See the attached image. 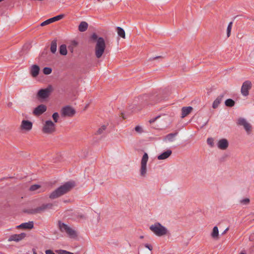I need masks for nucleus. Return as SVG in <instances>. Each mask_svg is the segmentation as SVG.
I'll return each instance as SVG.
<instances>
[{
    "instance_id": "obj_29",
    "label": "nucleus",
    "mask_w": 254,
    "mask_h": 254,
    "mask_svg": "<svg viewBox=\"0 0 254 254\" xmlns=\"http://www.w3.org/2000/svg\"><path fill=\"white\" fill-rule=\"evenodd\" d=\"M147 172V165H141L140 169V175L145 177Z\"/></svg>"
},
{
    "instance_id": "obj_48",
    "label": "nucleus",
    "mask_w": 254,
    "mask_h": 254,
    "mask_svg": "<svg viewBox=\"0 0 254 254\" xmlns=\"http://www.w3.org/2000/svg\"><path fill=\"white\" fill-rule=\"evenodd\" d=\"M11 105H12V103H9V104H8V106L9 107H10V106H11Z\"/></svg>"
},
{
    "instance_id": "obj_39",
    "label": "nucleus",
    "mask_w": 254,
    "mask_h": 254,
    "mask_svg": "<svg viewBox=\"0 0 254 254\" xmlns=\"http://www.w3.org/2000/svg\"><path fill=\"white\" fill-rule=\"evenodd\" d=\"M135 130L139 133H141L142 132V128L141 127L139 126H137L135 127Z\"/></svg>"
},
{
    "instance_id": "obj_16",
    "label": "nucleus",
    "mask_w": 254,
    "mask_h": 254,
    "mask_svg": "<svg viewBox=\"0 0 254 254\" xmlns=\"http://www.w3.org/2000/svg\"><path fill=\"white\" fill-rule=\"evenodd\" d=\"M40 68L37 65H33L30 69V73L33 77H37L39 74Z\"/></svg>"
},
{
    "instance_id": "obj_6",
    "label": "nucleus",
    "mask_w": 254,
    "mask_h": 254,
    "mask_svg": "<svg viewBox=\"0 0 254 254\" xmlns=\"http://www.w3.org/2000/svg\"><path fill=\"white\" fill-rule=\"evenodd\" d=\"M52 207L53 204L51 203L43 204L39 207L31 209L30 213L31 214L41 213L45 212L47 209H52Z\"/></svg>"
},
{
    "instance_id": "obj_10",
    "label": "nucleus",
    "mask_w": 254,
    "mask_h": 254,
    "mask_svg": "<svg viewBox=\"0 0 254 254\" xmlns=\"http://www.w3.org/2000/svg\"><path fill=\"white\" fill-rule=\"evenodd\" d=\"M32 126L33 124L31 122L23 120L21 122L20 128L21 130L29 131L32 129Z\"/></svg>"
},
{
    "instance_id": "obj_9",
    "label": "nucleus",
    "mask_w": 254,
    "mask_h": 254,
    "mask_svg": "<svg viewBox=\"0 0 254 254\" xmlns=\"http://www.w3.org/2000/svg\"><path fill=\"white\" fill-rule=\"evenodd\" d=\"M75 113V110L71 107L66 106L62 109V115L64 117H72Z\"/></svg>"
},
{
    "instance_id": "obj_8",
    "label": "nucleus",
    "mask_w": 254,
    "mask_h": 254,
    "mask_svg": "<svg viewBox=\"0 0 254 254\" xmlns=\"http://www.w3.org/2000/svg\"><path fill=\"white\" fill-rule=\"evenodd\" d=\"M252 83L249 80L245 81L241 87V93L244 96H247L249 94V90L252 88Z\"/></svg>"
},
{
    "instance_id": "obj_38",
    "label": "nucleus",
    "mask_w": 254,
    "mask_h": 254,
    "mask_svg": "<svg viewBox=\"0 0 254 254\" xmlns=\"http://www.w3.org/2000/svg\"><path fill=\"white\" fill-rule=\"evenodd\" d=\"M207 143L208 145H209L210 146H213V139L212 138H208L207 139Z\"/></svg>"
},
{
    "instance_id": "obj_2",
    "label": "nucleus",
    "mask_w": 254,
    "mask_h": 254,
    "mask_svg": "<svg viewBox=\"0 0 254 254\" xmlns=\"http://www.w3.org/2000/svg\"><path fill=\"white\" fill-rule=\"evenodd\" d=\"M91 39L93 41H96L95 47V55L97 58H100L105 51L106 47L105 40L102 37H98L96 33H93L91 35Z\"/></svg>"
},
{
    "instance_id": "obj_46",
    "label": "nucleus",
    "mask_w": 254,
    "mask_h": 254,
    "mask_svg": "<svg viewBox=\"0 0 254 254\" xmlns=\"http://www.w3.org/2000/svg\"><path fill=\"white\" fill-rule=\"evenodd\" d=\"M240 254H246V253L244 251H242L241 252V253Z\"/></svg>"
},
{
    "instance_id": "obj_41",
    "label": "nucleus",
    "mask_w": 254,
    "mask_h": 254,
    "mask_svg": "<svg viewBox=\"0 0 254 254\" xmlns=\"http://www.w3.org/2000/svg\"><path fill=\"white\" fill-rule=\"evenodd\" d=\"M144 247L145 248H147L150 251H151L152 250V247L150 245H149L148 244H145L144 245Z\"/></svg>"
},
{
    "instance_id": "obj_15",
    "label": "nucleus",
    "mask_w": 254,
    "mask_h": 254,
    "mask_svg": "<svg viewBox=\"0 0 254 254\" xmlns=\"http://www.w3.org/2000/svg\"><path fill=\"white\" fill-rule=\"evenodd\" d=\"M172 153V151L170 149H168L166 151L162 153L157 156L158 160H164L168 158Z\"/></svg>"
},
{
    "instance_id": "obj_21",
    "label": "nucleus",
    "mask_w": 254,
    "mask_h": 254,
    "mask_svg": "<svg viewBox=\"0 0 254 254\" xmlns=\"http://www.w3.org/2000/svg\"><path fill=\"white\" fill-rule=\"evenodd\" d=\"M219 236V230L217 226H214L213 228L212 233H211V236L214 239H218Z\"/></svg>"
},
{
    "instance_id": "obj_44",
    "label": "nucleus",
    "mask_w": 254,
    "mask_h": 254,
    "mask_svg": "<svg viewBox=\"0 0 254 254\" xmlns=\"http://www.w3.org/2000/svg\"><path fill=\"white\" fill-rule=\"evenodd\" d=\"M228 230V228H227L225 231L223 232V234L225 233Z\"/></svg>"
},
{
    "instance_id": "obj_43",
    "label": "nucleus",
    "mask_w": 254,
    "mask_h": 254,
    "mask_svg": "<svg viewBox=\"0 0 254 254\" xmlns=\"http://www.w3.org/2000/svg\"><path fill=\"white\" fill-rule=\"evenodd\" d=\"M32 251H33V254H37L36 250L34 249H32Z\"/></svg>"
},
{
    "instance_id": "obj_13",
    "label": "nucleus",
    "mask_w": 254,
    "mask_h": 254,
    "mask_svg": "<svg viewBox=\"0 0 254 254\" xmlns=\"http://www.w3.org/2000/svg\"><path fill=\"white\" fill-rule=\"evenodd\" d=\"M229 146V142L225 138L220 139L217 143V147L221 150L226 149Z\"/></svg>"
},
{
    "instance_id": "obj_40",
    "label": "nucleus",
    "mask_w": 254,
    "mask_h": 254,
    "mask_svg": "<svg viewBox=\"0 0 254 254\" xmlns=\"http://www.w3.org/2000/svg\"><path fill=\"white\" fill-rule=\"evenodd\" d=\"M159 117H160V116H157V117H155V118H152V119H150V120H149V123H150V124H152V123H154V122H155V121L157 119H158Z\"/></svg>"
},
{
    "instance_id": "obj_25",
    "label": "nucleus",
    "mask_w": 254,
    "mask_h": 254,
    "mask_svg": "<svg viewBox=\"0 0 254 254\" xmlns=\"http://www.w3.org/2000/svg\"><path fill=\"white\" fill-rule=\"evenodd\" d=\"M237 124L238 125L242 126L244 127L247 125L249 123L247 121V120L244 118H239L238 120Z\"/></svg>"
},
{
    "instance_id": "obj_5",
    "label": "nucleus",
    "mask_w": 254,
    "mask_h": 254,
    "mask_svg": "<svg viewBox=\"0 0 254 254\" xmlns=\"http://www.w3.org/2000/svg\"><path fill=\"white\" fill-rule=\"evenodd\" d=\"M56 130L55 124L51 120L46 121L44 125L42 131L45 133L51 134Z\"/></svg>"
},
{
    "instance_id": "obj_50",
    "label": "nucleus",
    "mask_w": 254,
    "mask_h": 254,
    "mask_svg": "<svg viewBox=\"0 0 254 254\" xmlns=\"http://www.w3.org/2000/svg\"><path fill=\"white\" fill-rule=\"evenodd\" d=\"M143 236H140V238H143Z\"/></svg>"
},
{
    "instance_id": "obj_3",
    "label": "nucleus",
    "mask_w": 254,
    "mask_h": 254,
    "mask_svg": "<svg viewBox=\"0 0 254 254\" xmlns=\"http://www.w3.org/2000/svg\"><path fill=\"white\" fill-rule=\"evenodd\" d=\"M149 228L153 233L158 237L165 235L168 233L167 229L158 222H156L151 225Z\"/></svg>"
},
{
    "instance_id": "obj_20",
    "label": "nucleus",
    "mask_w": 254,
    "mask_h": 254,
    "mask_svg": "<svg viewBox=\"0 0 254 254\" xmlns=\"http://www.w3.org/2000/svg\"><path fill=\"white\" fill-rule=\"evenodd\" d=\"M178 132L169 133L165 136L164 140L165 141H168L169 142H173L175 140V137L178 135Z\"/></svg>"
},
{
    "instance_id": "obj_34",
    "label": "nucleus",
    "mask_w": 254,
    "mask_h": 254,
    "mask_svg": "<svg viewBox=\"0 0 254 254\" xmlns=\"http://www.w3.org/2000/svg\"><path fill=\"white\" fill-rule=\"evenodd\" d=\"M52 68L50 67H44L43 69V72L45 74H49L52 72Z\"/></svg>"
},
{
    "instance_id": "obj_14",
    "label": "nucleus",
    "mask_w": 254,
    "mask_h": 254,
    "mask_svg": "<svg viewBox=\"0 0 254 254\" xmlns=\"http://www.w3.org/2000/svg\"><path fill=\"white\" fill-rule=\"evenodd\" d=\"M26 236L25 233H22L19 234H14L11 235L8 238V241L18 242L23 239Z\"/></svg>"
},
{
    "instance_id": "obj_31",
    "label": "nucleus",
    "mask_w": 254,
    "mask_h": 254,
    "mask_svg": "<svg viewBox=\"0 0 254 254\" xmlns=\"http://www.w3.org/2000/svg\"><path fill=\"white\" fill-rule=\"evenodd\" d=\"M248 134H250L252 129V126L249 123L247 125L244 127Z\"/></svg>"
},
{
    "instance_id": "obj_22",
    "label": "nucleus",
    "mask_w": 254,
    "mask_h": 254,
    "mask_svg": "<svg viewBox=\"0 0 254 254\" xmlns=\"http://www.w3.org/2000/svg\"><path fill=\"white\" fill-rule=\"evenodd\" d=\"M88 28V24L86 22L82 21L81 22L79 26L78 30L80 32H84Z\"/></svg>"
},
{
    "instance_id": "obj_42",
    "label": "nucleus",
    "mask_w": 254,
    "mask_h": 254,
    "mask_svg": "<svg viewBox=\"0 0 254 254\" xmlns=\"http://www.w3.org/2000/svg\"><path fill=\"white\" fill-rule=\"evenodd\" d=\"M46 254H55L52 250H48L45 251Z\"/></svg>"
},
{
    "instance_id": "obj_17",
    "label": "nucleus",
    "mask_w": 254,
    "mask_h": 254,
    "mask_svg": "<svg viewBox=\"0 0 254 254\" xmlns=\"http://www.w3.org/2000/svg\"><path fill=\"white\" fill-rule=\"evenodd\" d=\"M223 97L224 94H222L220 95L216 98V99L214 101L212 104V108L213 109H216L218 107L219 105L222 102Z\"/></svg>"
},
{
    "instance_id": "obj_7",
    "label": "nucleus",
    "mask_w": 254,
    "mask_h": 254,
    "mask_svg": "<svg viewBox=\"0 0 254 254\" xmlns=\"http://www.w3.org/2000/svg\"><path fill=\"white\" fill-rule=\"evenodd\" d=\"M52 91V86L51 85H49L46 88L39 90L37 93V96L38 98L41 99H46L49 96Z\"/></svg>"
},
{
    "instance_id": "obj_47",
    "label": "nucleus",
    "mask_w": 254,
    "mask_h": 254,
    "mask_svg": "<svg viewBox=\"0 0 254 254\" xmlns=\"http://www.w3.org/2000/svg\"><path fill=\"white\" fill-rule=\"evenodd\" d=\"M159 57H156L153 58V60H155V59H157V58H159Z\"/></svg>"
},
{
    "instance_id": "obj_1",
    "label": "nucleus",
    "mask_w": 254,
    "mask_h": 254,
    "mask_svg": "<svg viewBox=\"0 0 254 254\" xmlns=\"http://www.w3.org/2000/svg\"><path fill=\"white\" fill-rule=\"evenodd\" d=\"M75 186L74 181L67 182L51 192L49 197L51 199L58 198L69 191Z\"/></svg>"
},
{
    "instance_id": "obj_26",
    "label": "nucleus",
    "mask_w": 254,
    "mask_h": 254,
    "mask_svg": "<svg viewBox=\"0 0 254 254\" xmlns=\"http://www.w3.org/2000/svg\"><path fill=\"white\" fill-rule=\"evenodd\" d=\"M148 160V154L146 153H144L141 159V165H147Z\"/></svg>"
},
{
    "instance_id": "obj_30",
    "label": "nucleus",
    "mask_w": 254,
    "mask_h": 254,
    "mask_svg": "<svg viewBox=\"0 0 254 254\" xmlns=\"http://www.w3.org/2000/svg\"><path fill=\"white\" fill-rule=\"evenodd\" d=\"M232 25H233V22H230L227 26V35L228 37H229L230 36Z\"/></svg>"
},
{
    "instance_id": "obj_32",
    "label": "nucleus",
    "mask_w": 254,
    "mask_h": 254,
    "mask_svg": "<svg viewBox=\"0 0 254 254\" xmlns=\"http://www.w3.org/2000/svg\"><path fill=\"white\" fill-rule=\"evenodd\" d=\"M240 202L243 205H247L250 202V199L248 198H245L240 200Z\"/></svg>"
},
{
    "instance_id": "obj_18",
    "label": "nucleus",
    "mask_w": 254,
    "mask_h": 254,
    "mask_svg": "<svg viewBox=\"0 0 254 254\" xmlns=\"http://www.w3.org/2000/svg\"><path fill=\"white\" fill-rule=\"evenodd\" d=\"M34 227V223L33 221H29L21 224L18 226V228L23 229H31Z\"/></svg>"
},
{
    "instance_id": "obj_19",
    "label": "nucleus",
    "mask_w": 254,
    "mask_h": 254,
    "mask_svg": "<svg viewBox=\"0 0 254 254\" xmlns=\"http://www.w3.org/2000/svg\"><path fill=\"white\" fill-rule=\"evenodd\" d=\"M192 108L190 106L184 107L182 109V118H185L188 116L192 111Z\"/></svg>"
},
{
    "instance_id": "obj_51",
    "label": "nucleus",
    "mask_w": 254,
    "mask_h": 254,
    "mask_svg": "<svg viewBox=\"0 0 254 254\" xmlns=\"http://www.w3.org/2000/svg\"><path fill=\"white\" fill-rule=\"evenodd\" d=\"M151 254V253H149V254Z\"/></svg>"
},
{
    "instance_id": "obj_24",
    "label": "nucleus",
    "mask_w": 254,
    "mask_h": 254,
    "mask_svg": "<svg viewBox=\"0 0 254 254\" xmlns=\"http://www.w3.org/2000/svg\"><path fill=\"white\" fill-rule=\"evenodd\" d=\"M67 49H66V46L65 45L63 44L60 47V53L61 55L63 56H65L67 54Z\"/></svg>"
},
{
    "instance_id": "obj_35",
    "label": "nucleus",
    "mask_w": 254,
    "mask_h": 254,
    "mask_svg": "<svg viewBox=\"0 0 254 254\" xmlns=\"http://www.w3.org/2000/svg\"><path fill=\"white\" fill-rule=\"evenodd\" d=\"M106 126L104 125V126H102L100 128H99L97 131V134H102L103 131L106 129Z\"/></svg>"
},
{
    "instance_id": "obj_23",
    "label": "nucleus",
    "mask_w": 254,
    "mask_h": 254,
    "mask_svg": "<svg viewBox=\"0 0 254 254\" xmlns=\"http://www.w3.org/2000/svg\"><path fill=\"white\" fill-rule=\"evenodd\" d=\"M57 40H54L52 41L50 50L52 53L55 54L57 51Z\"/></svg>"
},
{
    "instance_id": "obj_28",
    "label": "nucleus",
    "mask_w": 254,
    "mask_h": 254,
    "mask_svg": "<svg viewBox=\"0 0 254 254\" xmlns=\"http://www.w3.org/2000/svg\"><path fill=\"white\" fill-rule=\"evenodd\" d=\"M117 31L119 36L122 38H125V32L122 28L120 27H117Z\"/></svg>"
},
{
    "instance_id": "obj_33",
    "label": "nucleus",
    "mask_w": 254,
    "mask_h": 254,
    "mask_svg": "<svg viewBox=\"0 0 254 254\" xmlns=\"http://www.w3.org/2000/svg\"><path fill=\"white\" fill-rule=\"evenodd\" d=\"M58 254H74L72 253L66 251L65 250H60L56 251Z\"/></svg>"
},
{
    "instance_id": "obj_37",
    "label": "nucleus",
    "mask_w": 254,
    "mask_h": 254,
    "mask_svg": "<svg viewBox=\"0 0 254 254\" xmlns=\"http://www.w3.org/2000/svg\"><path fill=\"white\" fill-rule=\"evenodd\" d=\"M40 188V186L38 185H33L30 187V190L31 191H34L37 190Z\"/></svg>"
},
{
    "instance_id": "obj_11",
    "label": "nucleus",
    "mask_w": 254,
    "mask_h": 254,
    "mask_svg": "<svg viewBox=\"0 0 254 254\" xmlns=\"http://www.w3.org/2000/svg\"><path fill=\"white\" fill-rule=\"evenodd\" d=\"M64 14H60L52 18H49L41 23V26H44L46 25L52 23L55 21L60 20L62 19L64 17Z\"/></svg>"
},
{
    "instance_id": "obj_4",
    "label": "nucleus",
    "mask_w": 254,
    "mask_h": 254,
    "mask_svg": "<svg viewBox=\"0 0 254 254\" xmlns=\"http://www.w3.org/2000/svg\"><path fill=\"white\" fill-rule=\"evenodd\" d=\"M59 227L62 233H65L70 238H75L76 237L75 231L69 227L67 225L61 221L59 222Z\"/></svg>"
},
{
    "instance_id": "obj_49",
    "label": "nucleus",
    "mask_w": 254,
    "mask_h": 254,
    "mask_svg": "<svg viewBox=\"0 0 254 254\" xmlns=\"http://www.w3.org/2000/svg\"><path fill=\"white\" fill-rule=\"evenodd\" d=\"M142 251H143V250L141 249V250H140L139 254H140H140H141V253H142Z\"/></svg>"
},
{
    "instance_id": "obj_36",
    "label": "nucleus",
    "mask_w": 254,
    "mask_h": 254,
    "mask_svg": "<svg viewBox=\"0 0 254 254\" xmlns=\"http://www.w3.org/2000/svg\"><path fill=\"white\" fill-rule=\"evenodd\" d=\"M59 117V114L57 112L54 113L52 115V118L55 122V123L58 122V120Z\"/></svg>"
},
{
    "instance_id": "obj_27",
    "label": "nucleus",
    "mask_w": 254,
    "mask_h": 254,
    "mask_svg": "<svg viewBox=\"0 0 254 254\" xmlns=\"http://www.w3.org/2000/svg\"><path fill=\"white\" fill-rule=\"evenodd\" d=\"M235 101L231 99H227L225 102V106L229 107H233L235 105Z\"/></svg>"
},
{
    "instance_id": "obj_12",
    "label": "nucleus",
    "mask_w": 254,
    "mask_h": 254,
    "mask_svg": "<svg viewBox=\"0 0 254 254\" xmlns=\"http://www.w3.org/2000/svg\"><path fill=\"white\" fill-rule=\"evenodd\" d=\"M47 110L45 105L41 104L35 108L33 111V114L36 116H39L44 113Z\"/></svg>"
},
{
    "instance_id": "obj_45",
    "label": "nucleus",
    "mask_w": 254,
    "mask_h": 254,
    "mask_svg": "<svg viewBox=\"0 0 254 254\" xmlns=\"http://www.w3.org/2000/svg\"><path fill=\"white\" fill-rule=\"evenodd\" d=\"M153 96H151L150 97H149V100H152L153 99Z\"/></svg>"
}]
</instances>
